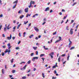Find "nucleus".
<instances>
[{"label": "nucleus", "mask_w": 79, "mask_h": 79, "mask_svg": "<svg viewBox=\"0 0 79 79\" xmlns=\"http://www.w3.org/2000/svg\"><path fill=\"white\" fill-rule=\"evenodd\" d=\"M49 55L50 56H51V58H53V55H54V52H51L49 54Z\"/></svg>", "instance_id": "nucleus-1"}, {"label": "nucleus", "mask_w": 79, "mask_h": 79, "mask_svg": "<svg viewBox=\"0 0 79 79\" xmlns=\"http://www.w3.org/2000/svg\"><path fill=\"white\" fill-rule=\"evenodd\" d=\"M59 40H57L55 42V44H56V43H58V42H60V41H61V37L59 36Z\"/></svg>", "instance_id": "nucleus-2"}, {"label": "nucleus", "mask_w": 79, "mask_h": 79, "mask_svg": "<svg viewBox=\"0 0 79 79\" xmlns=\"http://www.w3.org/2000/svg\"><path fill=\"white\" fill-rule=\"evenodd\" d=\"M73 29L71 28L70 31V34L72 35L73 34Z\"/></svg>", "instance_id": "nucleus-3"}, {"label": "nucleus", "mask_w": 79, "mask_h": 79, "mask_svg": "<svg viewBox=\"0 0 79 79\" xmlns=\"http://www.w3.org/2000/svg\"><path fill=\"white\" fill-rule=\"evenodd\" d=\"M8 52V53H10L11 52V50L9 49L8 50V49H7L6 50V51H5V53H7Z\"/></svg>", "instance_id": "nucleus-4"}, {"label": "nucleus", "mask_w": 79, "mask_h": 79, "mask_svg": "<svg viewBox=\"0 0 79 79\" xmlns=\"http://www.w3.org/2000/svg\"><path fill=\"white\" fill-rule=\"evenodd\" d=\"M12 37V36L10 34V37H9V36H8L7 37V40H10V39H11Z\"/></svg>", "instance_id": "nucleus-5"}, {"label": "nucleus", "mask_w": 79, "mask_h": 79, "mask_svg": "<svg viewBox=\"0 0 79 79\" xmlns=\"http://www.w3.org/2000/svg\"><path fill=\"white\" fill-rule=\"evenodd\" d=\"M38 59V57H33V58L32 59V61H35V59Z\"/></svg>", "instance_id": "nucleus-6"}, {"label": "nucleus", "mask_w": 79, "mask_h": 79, "mask_svg": "<svg viewBox=\"0 0 79 79\" xmlns=\"http://www.w3.org/2000/svg\"><path fill=\"white\" fill-rule=\"evenodd\" d=\"M29 10V8H25V11L26 12V13H28Z\"/></svg>", "instance_id": "nucleus-7"}, {"label": "nucleus", "mask_w": 79, "mask_h": 79, "mask_svg": "<svg viewBox=\"0 0 79 79\" xmlns=\"http://www.w3.org/2000/svg\"><path fill=\"white\" fill-rule=\"evenodd\" d=\"M34 29L36 31H37V32H38V31H39V29L37 28V27H34Z\"/></svg>", "instance_id": "nucleus-8"}, {"label": "nucleus", "mask_w": 79, "mask_h": 79, "mask_svg": "<svg viewBox=\"0 0 79 79\" xmlns=\"http://www.w3.org/2000/svg\"><path fill=\"white\" fill-rule=\"evenodd\" d=\"M35 2L34 1H31L30 2V4H31V5L32 4H33V5H34V4H35Z\"/></svg>", "instance_id": "nucleus-9"}, {"label": "nucleus", "mask_w": 79, "mask_h": 79, "mask_svg": "<svg viewBox=\"0 0 79 79\" xmlns=\"http://www.w3.org/2000/svg\"><path fill=\"white\" fill-rule=\"evenodd\" d=\"M48 10H50V8L48 7L45 9V11H48Z\"/></svg>", "instance_id": "nucleus-10"}, {"label": "nucleus", "mask_w": 79, "mask_h": 79, "mask_svg": "<svg viewBox=\"0 0 79 79\" xmlns=\"http://www.w3.org/2000/svg\"><path fill=\"white\" fill-rule=\"evenodd\" d=\"M60 60H61V56H60L58 59V62H60Z\"/></svg>", "instance_id": "nucleus-11"}, {"label": "nucleus", "mask_w": 79, "mask_h": 79, "mask_svg": "<svg viewBox=\"0 0 79 79\" xmlns=\"http://www.w3.org/2000/svg\"><path fill=\"white\" fill-rule=\"evenodd\" d=\"M18 0H17L14 2H13V4H15V3H16V4H17L18 3Z\"/></svg>", "instance_id": "nucleus-12"}, {"label": "nucleus", "mask_w": 79, "mask_h": 79, "mask_svg": "<svg viewBox=\"0 0 79 79\" xmlns=\"http://www.w3.org/2000/svg\"><path fill=\"white\" fill-rule=\"evenodd\" d=\"M21 23L19 24L17 26V29H18L19 28V27L21 26Z\"/></svg>", "instance_id": "nucleus-13"}, {"label": "nucleus", "mask_w": 79, "mask_h": 79, "mask_svg": "<svg viewBox=\"0 0 79 79\" xmlns=\"http://www.w3.org/2000/svg\"><path fill=\"white\" fill-rule=\"evenodd\" d=\"M75 48V47L74 46L72 47H71V48L70 49V50H71L73 49H74Z\"/></svg>", "instance_id": "nucleus-14"}, {"label": "nucleus", "mask_w": 79, "mask_h": 79, "mask_svg": "<svg viewBox=\"0 0 79 79\" xmlns=\"http://www.w3.org/2000/svg\"><path fill=\"white\" fill-rule=\"evenodd\" d=\"M33 36H34V35L32 34L31 35H30L29 36V38H30V39H31V38H32V37H33Z\"/></svg>", "instance_id": "nucleus-15"}, {"label": "nucleus", "mask_w": 79, "mask_h": 79, "mask_svg": "<svg viewBox=\"0 0 79 79\" xmlns=\"http://www.w3.org/2000/svg\"><path fill=\"white\" fill-rule=\"evenodd\" d=\"M33 49H34V50H37V47H33Z\"/></svg>", "instance_id": "nucleus-16"}, {"label": "nucleus", "mask_w": 79, "mask_h": 79, "mask_svg": "<svg viewBox=\"0 0 79 79\" xmlns=\"http://www.w3.org/2000/svg\"><path fill=\"white\" fill-rule=\"evenodd\" d=\"M23 17H24V15H22L20 16V19H22V18H23Z\"/></svg>", "instance_id": "nucleus-17"}, {"label": "nucleus", "mask_w": 79, "mask_h": 79, "mask_svg": "<svg viewBox=\"0 0 79 79\" xmlns=\"http://www.w3.org/2000/svg\"><path fill=\"white\" fill-rule=\"evenodd\" d=\"M13 60H14V59H12L10 61L11 63H13Z\"/></svg>", "instance_id": "nucleus-18"}, {"label": "nucleus", "mask_w": 79, "mask_h": 79, "mask_svg": "<svg viewBox=\"0 0 79 79\" xmlns=\"http://www.w3.org/2000/svg\"><path fill=\"white\" fill-rule=\"evenodd\" d=\"M69 54H68V56L67 57V60L68 61L69 60Z\"/></svg>", "instance_id": "nucleus-19"}, {"label": "nucleus", "mask_w": 79, "mask_h": 79, "mask_svg": "<svg viewBox=\"0 0 79 79\" xmlns=\"http://www.w3.org/2000/svg\"><path fill=\"white\" fill-rule=\"evenodd\" d=\"M72 44V42H70L69 44V47H70V45Z\"/></svg>", "instance_id": "nucleus-20"}, {"label": "nucleus", "mask_w": 79, "mask_h": 79, "mask_svg": "<svg viewBox=\"0 0 79 79\" xmlns=\"http://www.w3.org/2000/svg\"><path fill=\"white\" fill-rule=\"evenodd\" d=\"M17 5L16 4H15L14 6H13V9H14V8H15Z\"/></svg>", "instance_id": "nucleus-21"}, {"label": "nucleus", "mask_w": 79, "mask_h": 79, "mask_svg": "<svg viewBox=\"0 0 79 79\" xmlns=\"http://www.w3.org/2000/svg\"><path fill=\"white\" fill-rule=\"evenodd\" d=\"M56 67H58V65H54L53 66L52 68H56Z\"/></svg>", "instance_id": "nucleus-22"}, {"label": "nucleus", "mask_w": 79, "mask_h": 79, "mask_svg": "<svg viewBox=\"0 0 79 79\" xmlns=\"http://www.w3.org/2000/svg\"><path fill=\"white\" fill-rule=\"evenodd\" d=\"M66 56V54H62L61 55V56H63V57H64V56Z\"/></svg>", "instance_id": "nucleus-23"}, {"label": "nucleus", "mask_w": 79, "mask_h": 79, "mask_svg": "<svg viewBox=\"0 0 79 79\" xmlns=\"http://www.w3.org/2000/svg\"><path fill=\"white\" fill-rule=\"evenodd\" d=\"M26 66H27V65H25L23 67V69H26Z\"/></svg>", "instance_id": "nucleus-24"}, {"label": "nucleus", "mask_w": 79, "mask_h": 79, "mask_svg": "<svg viewBox=\"0 0 79 79\" xmlns=\"http://www.w3.org/2000/svg\"><path fill=\"white\" fill-rule=\"evenodd\" d=\"M31 14H27V16H26V17H28V16H31Z\"/></svg>", "instance_id": "nucleus-25"}, {"label": "nucleus", "mask_w": 79, "mask_h": 79, "mask_svg": "<svg viewBox=\"0 0 79 79\" xmlns=\"http://www.w3.org/2000/svg\"><path fill=\"white\" fill-rule=\"evenodd\" d=\"M31 61L30 60H29L28 62H27V64H31Z\"/></svg>", "instance_id": "nucleus-26"}, {"label": "nucleus", "mask_w": 79, "mask_h": 79, "mask_svg": "<svg viewBox=\"0 0 79 79\" xmlns=\"http://www.w3.org/2000/svg\"><path fill=\"white\" fill-rule=\"evenodd\" d=\"M24 24H26L27 23H28V21H27V22H26V21H24Z\"/></svg>", "instance_id": "nucleus-27"}, {"label": "nucleus", "mask_w": 79, "mask_h": 79, "mask_svg": "<svg viewBox=\"0 0 79 79\" xmlns=\"http://www.w3.org/2000/svg\"><path fill=\"white\" fill-rule=\"evenodd\" d=\"M22 79H26V77H25V76L23 77H22Z\"/></svg>", "instance_id": "nucleus-28"}, {"label": "nucleus", "mask_w": 79, "mask_h": 79, "mask_svg": "<svg viewBox=\"0 0 79 79\" xmlns=\"http://www.w3.org/2000/svg\"><path fill=\"white\" fill-rule=\"evenodd\" d=\"M44 48L45 49V50H48V48H45V46H44Z\"/></svg>", "instance_id": "nucleus-29"}, {"label": "nucleus", "mask_w": 79, "mask_h": 79, "mask_svg": "<svg viewBox=\"0 0 79 79\" xmlns=\"http://www.w3.org/2000/svg\"><path fill=\"white\" fill-rule=\"evenodd\" d=\"M42 77H43L44 78L45 77V76L44 75V73H42Z\"/></svg>", "instance_id": "nucleus-30"}, {"label": "nucleus", "mask_w": 79, "mask_h": 79, "mask_svg": "<svg viewBox=\"0 0 79 79\" xmlns=\"http://www.w3.org/2000/svg\"><path fill=\"white\" fill-rule=\"evenodd\" d=\"M76 4H77V2H74V3L72 5V6H74V5H76Z\"/></svg>", "instance_id": "nucleus-31"}, {"label": "nucleus", "mask_w": 79, "mask_h": 79, "mask_svg": "<svg viewBox=\"0 0 79 79\" xmlns=\"http://www.w3.org/2000/svg\"><path fill=\"white\" fill-rule=\"evenodd\" d=\"M35 53H36V55H38V53H39V52H38V51H36Z\"/></svg>", "instance_id": "nucleus-32"}, {"label": "nucleus", "mask_w": 79, "mask_h": 79, "mask_svg": "<svg viewBox=\"0 0 79 79\" xmlns=\"http://www.w3.org/2000/svg\"><path fill=\"white\" fill-rule=\"evenodd\" d=\"M34 53H31V56H33L34 55Z\"/></svg>", "instance_id": "nucleus-33"}, {"label": "nucleus", "mask_w": 79, "mask_h": 79, "mask_svg": "<svg viewBox=\"0 0 79 79\" xmlns=\"http://www.w3.org/2000/svg\"><path fill=\"white\" fill-rule=\"evenodd\" d=\"M67 16H68L67 15H66L65 16H64L63 18V19H66V18Z\"/></svg>", "instance_id": "nucleus-34"}, {"label": "nucleus", "mask_w": 79, "mask_h": 79, "mask_svg": "<svg viewBox=\"0 0 79 79\" xmlns=\"http://www.w3.org/2000/svg\"><path fill=\"white\" fill-rule=\"evenodd\" d=\"M45 56V55L44 54H41L40 56V57H42V56Z\"/></svg>", "instance_id": "nucleus-35"}, {"label": "nucleus", "mask_w": 79, "mask_h": 79, "mask_svg": "<svg viewBox=\"0 0 79 79\" xmlns=\"http://www.w3.org/2000/svg\"><path fill=\"white\" fill-rule=\"evenodd\" d=\"M1 55L2 56H4V55H5V53L3 52H2Z\"/></svg>", "instance_id": "nucleus-36"}, {"label": "nucleus", "mask_w": 79, "mask_h": 79, "mask_svg": "<svg viewBox=\"0 0 79 79\" xmlns=\"http://www.w3.org/2000/svg\"><path fill=\"white\" fill-rule=\"evenodd\" d=\"M15 71H16L15 70H13L12 71V73H15Z\"/></svg>", "instance_id": "nucleus-37"}, {"label": "nucleus", "mask_w": 79, "mask_h": 79, "mask_svg": "<svg viewBox=\"0 0 79 79\" xmlns=\"http://www.w3.org/2000/svg\"><path fill=\"white\" fill-rule=\"evenodd\" d=\"M15 38H16V37H14V36H13V37H12V39H13V40H15Z\"/></svg>", "instance_id": "nucleus-38"}, {"label": "nucleus", "mask_w": 79, "mask_h": 79, "mask_svg": "<svg viewBox=\"0 0 79 79\" xmlns=\"http://www.w3.org/2000/svg\"><path fill=\"white\" fill-rule=\"evenodd\" d=\"M68 27H69L68 26H67L66 27V30H69V28H68Z\"/></svg>", "instance_id": "nucleus-39"}, {"label": "nucleus", "mask_w": 79, "mask_h": 79, "mask_svg": "<svg viewBox=\"0 0 79 79\" xmlns=\"http://www.w3.org/2000/svg\"><path fill=\"white\" fill-rule=\"evenodd\" d=\"M2 74H4V69H2Z\"/></svg>", "instance_id": "nucleus-40"}, {"label": "nucleus", "mask_w": 79, "mask_h": 79, "mask_svg": "<svg viewBox=\"0 0 79 79\" xmlns=\"http://www.w3.org/2000/svg\"><path fill=\"white\" fill-rule=\"evenodd\" d=\"M31 5H32V4H30V5L28 6V7L29 8H31Z\"/></svg>", "instance_id": "nucleus-41"}, {"label": "nucleus", "mask_w": 79, "mask_h": 79, "mask_svg": "<svg viewBox=\"0 0 79 79\" xmlns=\"http://www.w3.org/2000/svg\"><path fill=\"white\" fill-rule=\"evenodd\" d=\"M2 47L3 48H6V46L5 45H4L2 46Z\"/></svg>", "instance_id": "nucleus-42"}, {"label": "nucleus", "mask_w": 79, "mask_h": 79, "mask_svg": "<svg viewBox=\"0 0 79 79\" xmlns=\"http://www.w3.org/2000/svg\"><path fill=\"white\" fill-rule=\"evenodd\" d=\"M56 34V31L55 32L53 33V35H55Z\"/></svg>", "instance_id": "nucleus-43"}, {"label": "nucleus", "mask_w": 79, "mask_h": 79, "mask_svg": "<svg viewBox=\"0 0 79 79\" xmlns=\"http://www.w3.org/2000/svg\"><path fill=\"white\" fill-rule=\"evenodd\" d=\"M10 43H9V44H7V46H8V47H10Z\"/></svg>", "instance_id": "nucleus-44"}, {"label": "nucleus", "mask_w": 79, "mask_h": 79, "mask_svg": "<svg viewBox=\"0 0 79 79\" xmlns=\"http://www.w3.org/2000/svg\"><path fill=\"white\" fill-rule=\"evenodd\" d=\"M54 73L55 74H56V70H55L54 71Z\"/></svg>", "instance_id": "nucleus-45"}, {"label": "nucleus", "mask_w": 79, "mask_h": 79, "mask_svg": "<svg viewBox=\"0 0 79 79\" xmlns=\"http://www.w3.org/2000/svg\"><path fill=\"white\" fill-rule=\"evenodd\" d=\"M16 50H19V47H16Z\"/></svg>", "instance_id": "nucleus-46"}, {"label": "nucleus", "mask_w": 79, "mask_h": 79, "mask_svg": "<svg viewBox=\"0 0 79 79\" xmlns=\"http://www.w3.org/2000/svg\"><path fill=\"white\" fill-rule=\"evenodd\" d=\"M52 79H56V77H53Z\"/></svg>", "instance_id": "nucleus-47"}, {"label": "nucleus", "mask_w": 79, "mask_h": 79, "mask_svg": "<svg viewBox=\"0 0 79 79\" xmlns=\"http://www.w3.org/2000/svg\"><path fill=\"white\" fill-rule=\"evenodd\" d=\"M65 11V10L64 9H62V12H64Z\"/></svg>", "instance_id": "nucleus-48"}, {"label": "nucleus", "mask_w": 79, "mask_h": 79, "mask_svg": "<svg viewBox=\"0 0 79 79\" xmlns=\"http://www.w3.org/2000/svg\"><path fill=\"white\" fill-rule=\"evenodd\" d=\"M74 20H72L71 21V23H73V22H74Z\"/></svg>", "instance_id": "nucleus-49"}, {"label": "nucleus", "mask_w": 79, "mask_h": 79, "mask_svg": "<svg viewBox=\"0 0 79 79\" xmlns=\"http://www.w3.org/2000/svg\"><path fill=\"white\" fill-rule=\"evenodd\" d=\"M35 39H36V40H38V39H39V38H38V37H35Z\"/></svg>", "instance_id": "nucleus-50"}, {"label": "nucleus", "mask_w": 79, "mask_h": 79, "mask_svg": "<svg viewBox=\"0 0 79 79\" xmlns=\"http://www.w3.org/2000/svg\"><path fill=\"white\" fill-rule=\"evenodd\" d=\"M41 59L42 60H43V61H44V60H45V58H41Z\"/></svg>", "instance_id": "nucleus-51"}, {"label": "nucleus", "mask_w": 79, "mask_h": 79, "mask_svg": "<svg viewBox=\"0 0 79 79\" xmlns=\"http://www.w3.org/2000/svg\"><path fill=\"white\" fill-rule=\"evenodd\" d=\"M59 14L60 15H62V13L61 12L59 13Z\"/></svg>", "instance_id": "nucleus-52"}, {"label": "nucleus", "mask_w": 79, "mask_h": 79, "mask_svg": "<svg viewBox=\"0 0 79 79\" xmlns=\"http://www.w3.org/2000/svg\"><path fill=\"white\" fill-rule=\"evenodd\" d=\"M11 48V46H9L8 49H9L10 48Z\"/></svg>", "instance_id": "nucleus-53"}, {"label": "nucleus", "mask_w": 79, "mask_h": 79, "mask_svg": "<svg viewBox=\"0 0 79 79\" xmlns=\"http://www.w3.org/2000/svg\"><path fill=\"white\" fill-rule=\"evenodd\" d=\"M19 35L20 37H21V33H19Z\"/></svg>", "instance_id": "nucleus-54"}, {"label": "nucleus", "mask_w": 79, "mask_h": 79, "mask_svg": "<svg viewBox=\"0 0 79 79\" xmlns=\"http://www.w3.org/2000/svg\"><path fill=\"white\" fill-rule=\"evenodd\" d=\"M1 17H3V15L2 14H1L0 15V18H1Z\"/></svg>", "instance_id": "nucleus-55"}, {"label": "nucleus", "mask_w": 79, "mask_h": 79, "mask_svg": "<svg viewBox=\"0 0 79 79\" xmlns=\"http://www.w3.org/2000/svg\"><path fill=\"white\" fill-rule=\"evenodd\" d=\"M31 23H29V24L28 25L29 27H30V26H31Z\"/></svg>", "instance_id": "nucleus-56"}, {"label": "nucleus", "mask_w": 79, "mask_h": 79, "mask_svg": "<svg viewBox=\"0 0 79 79\" xmlns=\"http://www.w3.org/2000/svg\"><path fill=\"white\" fill-rule=\"evenodd\" d=\"M2 37H5V36L4 34H2Z\"/></svg>", "instance_id": "nucleus-57"}, {"label": "nucleus", "mask_w": 79, "mask_h": 79, "mask_svg": "<svg viewBox=\"0 0 79 79\" xmlns=\"http://www.w3.org/2000/svg\"><path fill=\"white\" fill-rule=\"evenodd\" d=\"M54 5H55V4H56V2H54L53 3Z\"/></svg>", "instance_id": "nucleus-58"}, {"label": "nucleus", "mask_w": 79, "mask_h": 79, "mask_svg": "<svg viewBox=\"0 0 79 79\" xmlns=\"http://www.w3.org/2000/svg\"><path fill=\"white\" fill-rule=\"evenodd\" d=\"M2 25L0 26V30H1V29H2Z\"/></svg>", "instance_id": "nucleus-59"}, {"label": "nucleus", "mask_w": 79, "mask_h": 79, "mask_svg": "<svg viewBox=\"0 0 79 79\" xmlns=\"http://www.w3.org/2000/svg\"><path fill=\"white\" fill-rule=\"evenodd\" d=\"M66 61H64L63 63V64H65L66 63Z\"/></svg>", "instance_id": "nucleus-60"}, {"label": "nucleus", "mask_w": 79, "mask_h": 79, "mask_svg": "<svg viewBox=\"0 0 79 79\" xmlns=\"http://www.w3.org/2000/svg\"><path fill=\"white\" fill-rule=\"evenodd\" d=\"M9 77H10V78L12 77H13V75H10L9 76Z\"/></svg>", "instance_id": "nucleus-61"}, {"label": "nucleus", "mask_w": 79, "mask_h": 79, "mask_svg": "<svg viewBox=\"0 0 79 79\" xmlns=\"http://www.w3.org/2000/svg\"><path fill=\"white\" fill-rule=\"evenodd\" d=\"M52 12H53V10H50V13H52Z\"/></svg>", "instance_id": "nucleus-62"}, {"label": "nucleus", "mask_w": 79, "mask_h": 79, "mask_svg": "<svg viewBox=\"0 0 79 79\" xmlns=\"http://www.w3.org/2000/svg\"><path fill=\"white\" fill-rule=\"evenodd\" d=\"M2 1L1 0H0V4H1V5H2Z\"/></svg>", "instance_id": "nucleus-63"}, {"label": "nucleus", "mask_w": 79, "mask_h": 79, "mask_svg": "<svg viewBox=\"0 0 79 79\" xmlns=\"http://www.w3.org/2000/svg\"><path fill=\"white\" fill-rule=\"evenodd\" d=\"M4 31H6V28L5 27L4 29Z\"/></svg>", "instance_id": "nucleus-64"}]
</instances>
